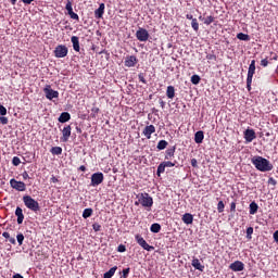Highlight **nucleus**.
Wrapping results in <instances>:
<instances>
[{
    "label": "nucleus",
    "mask_w": 278,
    "mask_h": 278,
    "mask_svg": "<svg viewBox=\"0 0 278 278\" xmlns=\"http://www.w3.org/2000/svg\"><path fill=\"white\" fill-rule=\"evenodd\" d=\"M252 164L261 173H268V172L273 170V165L270 164V161H268L267 159H264L262 156H254L252 159Z\"/></svg>",
    "instance_id": "1"
},
{
    "label": "nucleus",
    "mask_w": 278,
    "mask_h": 278,
    "mask_svg": "<svg viewBox=\"0 0 278 278\" xmlns=\"http://www.w3.org/2000/svg\"><path fill=\"white\" fill-rule=\"evenodd\" d=\"M135 205H141L147 212H151V208L153 207V198L147 192L138 193Z\"/></svg>",
    "instance_id": "2"
},
{
    "label": "nucleus",
    "mask_w": 278,
    "mask_h": 278,
    "mask_svg": "<svg viewBox=\"0 0 278 278\" xmlns=\"http://www.w3.org/2000/svg\"><path fill=\"white\" fill-rule=\"evenodd\" d=\"M24 205L31 212H40V204L30 195L23 197Z\"/></svg>",
    "instance_id": "3"
},
{
    "label": "nucleus",
    "mask_w": 278,
    "mask_h": 278,
    "mask_svg": "<svg viewBox=\"0 0 278 278\" xmlns=\"http://www.w3.org/2000/svg\"><path fill=\"white\" fill-rule=\"evenodd\" d=\"M254 75H255V60H252L248 70V77H247V88L249 91H251V84H253Z\"/></svg>",
    "instance_id": "4"
},
{
    "label": "nucleus",
    "mask_w": 278,
    "mask_h": 278,
    "mask_svg": "<svg viewBox=\"0 0 278 278\" xmlns=\"http://www.w3.org/2000/svg\"><path fill=\"white\" fill-rule=\"evenodd\" d=\"M43 92L46 94V98L49 99V101H53V99H58V97H60V92L51 89V85H47L43 88Z\"/></svg>",
    "instance_id": "5"
},
{
    "label": "nucleus",
    "mask_w": 278,
    "mask_h": 278,
    "mask_svg": "<svg viewBox=\"0 0 278 278\" xmlns=\"http://www.w3.org/2000/svg\"><path fill=\"white\" fill-rule=\"evenodd\" d=\"M103 173L98 172L91 175V184L90 186H92L93 188H96V186H101V184H103Z\"/></svg>",
    "instance_id": "6"
},
{
    "label": "nucleus",
    "mask_w": 278,
    "mask_h": 278,
    "mask_svg": "<svg viewBox=\"0 0 278 278\" xmlns=\"http://www.w3.org/2000/svg\"><path fill=\"white\" fill-rule=\"evenodd\" d=\"M135 240L137 241L139 247H142L144 249V251H154L155 249L154 247L147 243V240H144V238H142V236L140 235H136Z\"/></svg>",
    "instance_id": "7"
},
{
    "label": "nucleus",
    "mask_w": 278,
    "mask_h": 278,
    "mask_svg": "<svg viewBox=\"0 0 278 278\" xmlns=\"http://www.w3.org/2000/svg\"><path fill=\"white\" fill-rule=\"evenodd\" d=\"M54 55L56 58H66L68 55V48L64 45H59L54 49Z\"/></svg>",
    "instance_id": "8"
},
{
    "label": "nucleus",
    "mask_w": 278,
    "mask_h": 278,
    "mask_svg": "<svg viewBox=\"0 0 278 278\" xmlns=\"http://www.w3.org/2000/svg\"><path fill=\"white\" fill-rule=\"evenodd\" d=\"M10 186H11V188H13L14 190H17V192H25V190H26V185H25V182L18 181V180H16V179H14V178H12V179L10 180Z\"/></svg>",
    "instance_id": "9"
},
{
    "label": "nucleus",
    "mask_w": 278,
    "mask_h": 278,
    "mask_svg": "<svg viewBox=\"0 0 278 278\" xmlns=\"http://www.w3.org/2000/svg\"><path fill=\"white\" fill-rule=\"evenodd\" d=\"M136 38L139 42H147L149 40V30L144 28H139L136 31Z\"/></svg>",
    "instance_id": "10"
},
{
    "label": "nucleus",
    "mask_w": 278,
    "mask_h": 278,
    "mask_svg": "<svg viewBox=\"0 0 278 278\" xmlns=\"http://www.w3.org/2000/svg\"><path fill=\"white\" fill-rule=\"evenodd\" d=\"M136 64H138V58H136V55L126 56L124 65L127 66V68H134Z\"/></svg>",
    "instance_id": "11"
},
{
    "label": "nucleus",
    "mask_w": 278,
    "mask_h": 278,
    "mask_svg": "<svg viewBox=\"0 0 278 278\" xmlns=\"http://www.w3.org/2000/svg\"><path fill=\"white\" fill-rule=\"evenodd\" d=\"M142 134L147 138V140H151V136L155 134V126L154 125L146 126Z\"/></svg>",
    "instance_id": "12"
},
{
    "label": "nucleus",
    "mask_w": 278,
    "mask_h": 278,
    "mask_svg": "<svg viewBox=\"0 0 278 278\" xmlns=\"http://www.w3.org/2000/svg\"><path fill=\"white\" fill-rule=\"evenodd\" d=\"M255 138H257V136L255 135V130L247 129L244 131V140L247 143L253 142V140H255Z\"/></svg>",
    "instance_id": "13"
},
{
    "label": "nucleus",
    "mask_w": 278,
    "mask_h": 278,
    "mask_svg": "<svg viewBox=\"0 0 278 278\" xmlns=\"http://www.w3.org/2000/svg\"><path fill=\"white\" fill-rule=\"evenodd\" d=\"M71 130H72L71 125H67L62 129V135H63V137L61 138L62 142H68V139L71 138Z\"/></svg>",
    "instance_id": "14"
},
{
    "label": "nucleus",
    "mask_w": 278,
    "mask_h": 278,
    "mask_svg": "<svg viewBox=\"0 0 278 278\" xmlns=\"http://www.w3.org/2000/svg\"><path fill=\"white\" fill-rule=\"evenodd\" d=\"M229 268H230V270H233L235 273H240V270H244V264L240 261H237L235 263H231Z\"/></svg>",
    "instance_id": "15"
},
{
    "label": "nucleus",
    "mask_w": 278,
    "mask_h": 278,
    "mask_svg": "<svg viewBox=\"0 0 278 278\" xmlns=\"http://www.w3.org/2000/svg\"><path fill=\"white\" fill-rule=\"evenodd\" d=\"M103 14H105V4L101 3L99 8L94 11V17L103 18Z\"/></svg>",
    "instance_id": "16"
},
{
    "label": "nucleus",
    "mask_w": 278,
    "mask_h": 278,
    "mask_svg": "<svg viewBox=\"0 0 278 278\" xmlns=\"http://www.w3.org/2000/svg\"><path fill=\"white\" fill-rule=\"evenodd\" d=\"M15 216L17 217V225H23V220H25V215H23V208L17 206L15 210Z\"/></svg>",
    "instance_id": "17"
},
{
    "label": "nucleus",
    "mask_w": 278,
    "mask_h": 278,
    "mask_svg": "<svg viewBox=\"0 0 278 278\" xmlns=\"http://www.w3.org/2000/svg\"><path fill=\"white\" fill-rule=\"evenodd\" d=\"M191 266H193V268H195V270H200L201 273H203V270H205V266H203L201 264V261H199V258H193L191 262Z\"/></svg>",
    "instance_id": "18"
},
{
    "label": "nucleus",
    "mask_w": 278,
    "mask_h": 278,
    "mask_svg": "<svg viewBox=\"0 0 278 278\" xmlns=\"http://www.w3.org/2000/svg\"><path fill=\"white\" fill-rule=\"evenodd\" d=\"M205 138L203 130H199L194 134V142L195 144H201Z\"/></svg>",
    "instance_id": "19"
},
{
    "label": "nucleus",
    "mask_w": 278,
    "mask_h": 278,
    "mask_svg": "<svg viewBox=\"0 0 278 278\" xmlns=\"http://www.w3.org/2000/svg\"><path fill=\"white\" fill-rule=\"evenodd\" d=\"M193 222L194 216H192V214L186 213L185 215H182V223H185V225H192Z\"/></svg>",
    "instance_id": "20"
},
{
    "label": "nucleus",
    "mask_w": 278,
    "mask_h": 278,
    "mask_svg": "<svg viewBox=\"0 0 278 278\" xmlns=\"http://www.w3.org/2000/svg\"><path fill=\"white\" fill-rule=\"evenodd\" d=\"M71 42H72V45H73V49H74V51H76L77 53H79V37H77V36H73L72 38H71Z\"/></svg>",
    "instance_id": "21"
},
{
    "label": "nucleus",
    "mask_w": 278,
    "mask_h": 278,
    "mask_svg": "<svg viewBox=\"0 0 278 278\" xmlns=\"http://www.w3.org/2000/svg\"><path fill=\"white\" fill-rule=\"evenodd\" d=\"M68 121H71V113L68 112L61 113L59 117V123H68Z\"/></svg>",
    "instance_id": "22"
},
{
    "label": "nucleus",
    "mask_w": 278,
    "mask_h": 278,
    "mask_svg": "<svg viewBox=\"0 0 278 278\" xmlns=\"http://www.w3.org/2000/svg\"><path fill=\"white\" fill-rule=\"evenodd\" d=\"M175 149H176L175 147H172L166 150L165 160H173V157H175Z\"/></svg>",
    "instance_id": "23"
},
{
    "label": "nucleus",
    "mask_w": 278,
    "mask_h": 278,
    "mask_svg": "<svg viewBox=\"0 0 278 278\" xmlns=\"http://www.w3.org/2000/svg\"><path fill=\"white\" fill-rule=\"evenodd\" d=\"M116 270H118L117 266L112 267L109 271L104 273L103 278H113Z\"/></svg>",
    "instance_id": "24"
},
{
    "label": "nucleus",
    "mask_w": 278,
    "mask_h": 278,
    "mask_svg": "<svg viewBox=\"0 0 278 278\" xmlns=\"http://www.w3.org/2000/svg\"><path fill=\"white\" fill-rule=\"evenodd\" d=\"M167 99H175V87L168 86L166 90Z\"/></svg>",
    "instance_id": "25"
},
{
    "label": "nucleus",
    "mask_w": 278,
    "mask_h": 278,
    "mask_svg": "<svg viewBox=\"0 0 278 278\" xmlns=\"http://www.w3.org/2000/svg\"><path fill=\"white\" fill-rule=\"evenodd\" d=\"M166 147H168V141L166 140H160L157 146H156V149L159 151H164V149H166Z\"/></svg>",
    "instance_id": "26"
},
{
    "label": "nucleus",
    "mask_w": 278,
    "mask_h": 278,
    "mask_svg": "<svg viewBox=\"0 0 278 278\" xmlns=\"http://www.w3.org/2000/svg\"><path fill=\"white\" fill-rule=\"evenodd\" d=\"M257 210H260V205H257L255 202H252L250 204V214L251 215L257 214Z\"/></svg>",
    "instance_id": "27"
},
{
    "label": "nucleus",
    "mask_w": 278,
    "mask_h": 278,
    "mask_svg": "<svg viewBox=\"0 0 278 278\" xmlns=\"http://www.w3.org/2000/svg\"><path fill=\"white\" fill-rule=\"evenodd\" d=\"M150 230L152 233H160V231H162V226L160 224H152Z\"/></svg>",
    "instance_id": "28"
},
{
    "label": "nucleus",
    "mask_w": 278,
    "mask_h": 278,
    "mask_svg": "<svg viewBox=\"0 0 278 278\" xmlns=\"http://www.w3.org/2000/svg\"><path fill=\"white\" fill-rule=\"evenodd\" d=\"M50 151H51L52 155H62L61 147H53Z\"/></svg>",
    "instance_id": "29"
},
{
    "label": "nucleus",
    "mask_w": 278,
    "mask_h": 278,
    "mask_svg": "<svg viewBox=\"0 0 278 278\" xmlns=\"http://www.w3.org/2000/svg\"><path fill=\"white\" fill-rule=\"evenodd\" d=\"M65 10L67 11V14H73V2H71V0H67L66 5H65Z\"/></svg>",
    "instance_id": "30"
},
{
    "label": "nucleus",
    "mask_w": 278,
    "mask_h": 278,
    "mask_svg": "<svg viewBox=\"0 0 278 278\" xmlns=\"http://www.w3.org/2000/svg\"><path fill=\"white\" fill-rule=\"evenodd\" d=\"M200 83H201V76L199 75L191 76V84H193L194 86H198V84Z\"/></svg>",
    "instance_id": "31"
},
{
    "label": "nucleus",
    "mask_w": 278,
    "mask_h": 278,
    "mask_svg": "<svg viewBox=\"0 0 278 278\" xmlns=\"http://www.w3.org/2000/svg\"><path fill=\"white\" fill-rule=\"evenodd\" d=\"M92 216V208H85L83 212V218H90Z\"/></svg>",
    "instance_id": "32"
},
{
    "label": "nucleus",
    "mask_w": 278,
    "mask_h": 278,
    "mask_svg": "<svg viewBox=\"0 0 278 278\" xmlns=\"http://www.w3.org/2000/svg\"><path fill=\"white\" fill-rule=\"evenodd\" d=\"M164 170H166V166L164 165V163H161V164L157 166L156 174L160 176V175H162V173H164Z\"/></svg>",
    "instance_id": "33"
},
{
    "label": "nucleus",
    "mask_w": 278,
    "mask_h": 278,
    "mask_svg": "<svg viewBox=\"0 0 278 278\" xmlns=\"http://www.w3.org/2000/svg\"><path fill=\"white\" fill-rule=\"evenodd\" d=\"M217 211H218L219 214H223V212H225V203L223 201L218 202Z\"/></svg>",
    "instance_id": "34"
},
{
    "label": "nucleus",
    "mask_w": 278,
    "mask_h": 278,
    "mask_svg": "<svg viewBox=\"0 0 278 278\" xmlns=\"http://www.w3.org/2000/svg\"><path fill=\"white\" fill-rule=\"evenodd\" d=\"M191 27L192 29H194L195 31H199V22L197 21V18L191 21Z\"/></svg>",
    "instance_id": "35"
},
{
    "label": "nucleus",
    "mask_w": 278,
    "mask_h": 278,
    "mask_svg": "<svg viewBox=\"0 0 278 278\" xmlns=\"http://www.w3.org/2000/svg\"><path fill=\"white\" fill-rule=\"evenodd\" d=\"M213 22H214V16L212 15L204 18V25H212Z\"/></svg>",
    "instance_id": "36"
},
{
    "label": "nucleus",
    "mask_w": 278,
    "mask_h": 278,
    "mask_svg": "<svg viewBox=\"0 0 278 278\" xmlns=\"http://www.w3.org/2000/svg\"><path fill=\"white\" fill-rule=\"evenodd\" d=\"M16 240L18 242V245L21 247V245H23V240H25V236H23V233H18L16 236Z\"/></svg>",
    "instance_id": "37"
},
{
    "label": "nucleus",
    "mask_w": 278,
    "mask_h": 278,
    "mask_svg": "<svg viewBox=\"0 0 278 278\" xmlns=\"http://www.w3.org/2000/svg\"><path fill=\"white\" fill-rule=\"evenodd\" d=\"M13 166H18L21 164V159L18 156H14L12 159Z\"/></svg>",
    "instance_id": "38"
},
{
    "label": "nucleus",
    "mask_w": 278,
    "mask_h": 278,
    "mask_svg": "<svg viewBox=\"0 0 278 278\" xmlns=\"http://www.w3.org/2000/svg\"><path fill=\"white\" fill-rule=\"evenodd\" d=\"M251 236H253V227H249L247 229V238L251 240Z\"/></svg>",
    "instance_id": "39"
},
{
    "label": "nucleus",
    "mask_w": 278,
    "mask_h": 278,
    "mask_svg": "<svg viewBox=\"0 0 278 278\" xmlns=\"http://www.w3.org/2000/svg\"><path fill=\"white\" fill-rule=\"evenodd\" d=\"M68 16L73 21H79V15L77 13H75V12H72Z\"/></svg>",
    "instance_id": "40"
},
{
    "label": "nucleus",
    "mask_w": 278,
    "mask_h": 278,
    "mask_svg": "<svg viewBox=\"0 0 278 278\" xmlns=\"http://www.w3.org/2000/svg\"><path fill=\"white\" fill-rule=\"evenodd\" d=\"M165 168H173V166H175V163L167 161V162H163Z\"/></svg>",
    "instance_id": "41"
},
{
    "label": "nucleus",
    "mask_w": 278,
    "mask_h": 278,
    "mask_svg": "<svg viewBox=\"0 0 278 278\" xmlns=\"http://www.w3.org/2000/svg\"><path fill=\"white\" fill-rule=\"evenodd\" d=\"M5 114H8V109H5L3 105H0V115L5 116Z\"/></svg>",
    "instance_id": "42"
},
{
    "label": "nucleus",
    "mask_w": 278,
    "mask_h": 278,
    "mask_svg": "<svg viewBox=\"0 0 278 278\" xmlns=\"http://www.w3.org/2000/svg\"><path fill=\"white\" fill-rule=\"evenodd\" d=\"M139 81H141V84H147V79L144 78V74L140 73L138 75Z\"/></svg>",
    "instance_id": "43"
},
{
    "label": "nucleus",
    "mask_w": 278,
    "mask_h": 278,
    "mask_svg": "<svg viewBox=\"0 0 278 278\" xmlns=\"http://www.w3.org/2000/svg\"><path fill=\"white\" fill-rule=\"evenodd\" d=\"M92 229L93 231H101V226L98 223H96L92 225Z\"/></svg>",
    "instance_id": "44"
},
{
    "label": "nucleus",
    "mask_w": 278,
    "mask_h": 278,
    "mask_svg": "<svg viewBox=\"0 0 278 278\" xmlns=\"http://www.w3.org/2000/svg\"><path fill=\"white\" fill-rule=\"evenodd\" d=\"M261 66H263L264 68H266V66H268V59H263L261 61Z\"/></svg>",
    "instance_id": "45"
},
{
    "label": "nucleus",
    "mask_w": 278,
    "mask_h": 278,
    "mask_svg": "<svg viewBox=\"0 0 278 278\" xmlns=\"http://www.w3.org/2000/svg\"><path fill=\"white\" fill-rule=\"evenodd\" d=\"M268 184H269L270 186H277V180H275V178L270 177V178L268 179Z\"/></svg>",
    "instance_id": "46"
},
{
    "label": "nucleus",
    "mask_w": 278,
    "mask_h": 278,
    "mask_svg": "<svg viewBox=\"0 0 278 278\" xmlns=\"http://www.w3.org/2000/svg\"><path fill=\"white\" fill-rule=\"evenodd\" d=\"M0 123L2 125H8V117H5V116L0 117Z\"/></svg>",
    "instance_id": "47"
},
{
    "label": "nucleus",
    "mask_w": 278,
    "mask_h": 278,
    "mask_svg": "<svg viewBox=\"0 0 278 278\" xmlns=\"http://www.w3.org/2000/svg\"><path fill=\"white\" fill-rule=\"evenodd\" d=\"M191 166H192L193 168H197V166H198V161H197V159H192V160H191Z\"/></svg>",
    "instance_id": "48"
},
{
    "label": "nucleus",
    "mask_w": 278,
    "mask_h": 278,
    "mask_svg": "<svg viewBox=\"0 0 278 278\" xmlns=\"http://www.w3.org/2000/svg\"><path fill=\"white\" fill-rule=\"evenodd\" d=\"M50 181H51L52 184H58L60 180L58 179V177L52 176V177L50 178Z\"/></svg>",
    "instance_id": "49"
},
{
    "label": "nucleus",
    "mask_w": 278,
    "mask_h": 278,
    "mask_svg": "<svg viewBox=\"0 0 278 278\" xmlns=\"http://www.w3.org/2000/svg\"><path fill=\"white\" fill-rule=\"evenodd\" d=\"M91 112H92L93 116H97V114H99V108H92Z\"/></svg>",
    "instance_id": "50"
},
{
    "label": "nucleus",
    "mask_w": 278,
    "mask_h": 278,
    "mask_svg": "<svg viewBox=\"0 0 278 278\" xmlns=\"http://www.w3.org/2000/svg\"><path fill=\"white\" fill-rule=\"evenodd\" d=\"M117 251H118L119 253H125V251H126L125 245H119L118 249H117Z\"/></svg>",
    "instance_id": "51"
},
{
    "label": "nucleus",
    "mask_w": 278,
    "mask_h": 278,
    "mask_svg": "<svg viewBox=\"0 0 278 278\" xmlns=\"http://www.w3.org/2000/svg\"><path fill=\"white\" fill-rule=\"evenodd\" d=\"M128 275H129V268L124 269L123 270L124 278H127Z\"/></svg>",
    "instance_id": "52"
},
{
    "label": "nucleus",
    "mask_w": 278,
    "mask_h": 278,
    "mask_svg": "<svg viewBox=\"0 0 278 278\" xmlns=\"http://www.w3.org/2000/svg\"><path fill=\"white\" fill-rule=\"evenodd\" d=\"M237 38H238L239 40H244V33H239V34L237 35Z\"/></svg>",
    "instance_id": "53"
},
{
    "label": "nucleus",
    "mask_w": 278,
    "mask_h": 278,
    "mask_svg": "<svg viewBox=\"0 0 278 278\" xmlns=\"http://www.w3.org/2000/svg\"><path fill=\"white\" fill-rule=\"evenodd\" d=\"M206 60H216V55L214 54H207Z\"/></svg>",
    "instance_id": "54"
},
{
    "label": "nucleus",
    "mask_w": 278,
    "mask_h": 278,
    "mask_svg": "<svg viewBox=\"0 0 278 278\" xmlns=\"http://www.w3.org/2000/svg\"><path fill=\"white\" fill-rule=\"evenodd\" d=\"M274 240L275 242H278V230L274 232Z\"/></svg>",
    "instance_id": "55"
},
{
    "label": "nucleus",
    "mask_w": 278,
    "mask_h": 278,
    "mask_svg": "<svg viewBox=\"0 0 278 278\" xmlns=\"http://www.w3.org/2000/svg\"><path fill=\"white\" fill-rule=\"evenodd\" d=\"M186 18H188V21H191V22H192V20H194V17L192 16V14H187V15H186Z\"/></svg>",
    "instance_id": "56"
},
{
    "label": "nucleus",
    "mask_w": 278,
    "mask_h": 278,
    "mask_svg": "<svg viewBox=\"0 0 278 278\" xmlns=\"http://www.w3.org/2000/svg\"><path fill=\"white\" fill-rule=\"evenodd\" d=\"M23 3H25L26 5H29L34 0H22Z\"/></svg>",
    "instance_id": "57"
},
{
    "label": "nucleus",
    "mask_w": 278,
    "mask_h": 278,
    "mask_svg": "<svg viewBox=\"0 0 278 278\" xmlns=\"http://www.w3.org/2000/svg\"><path fill=\"white\" fill-rule=\"evenodd\" d=\"M2 236L3 238L10 239V232H3Z\"/></svg>",
    "instance_id": "58"
},
{
    "label": "nucleus",
    "mask_w": 278,
    "mask_h": 278,
    "mask_svg": "<svg viewBox=\"0 0 278 278\" xmlns=\"http://www.w3.org/2000/svg\"><path fill=\"white\" fill-rule=\"evenodd\" d=\"M230 210L233 212L236 210V202H232L230 205Z\"/></svg>",
    "instance_id": "59"
},
{
    "label": "nucleus",
    "mask_w": 278,
    "mask_h": 278,
    "mask_svg": "<svg viewBox=\"0 0 278 278\" xmlns=\"http://www.w3.org/2000/svg\"><path fill=\"white\" fill-rule=\"evenodd\" d=\"M9 242H11V244H16V239L11 238V239H9Z\"/></svg>",
    "instance_id": "60"
},
{
    "label": "nucleus",
    "mask_w": 278,
    "mask_h": 278,
    "mask_svg": "<svg viewBox=\"0 0 278 278\" xmlns=\"http://www.w3.org/2000/svg\"><path fill=\"white\" fill-rule=\"evenodd\" d=\"M13 278H23V276L21 274H15Z\"/></svg>",
    "instance_id": "61"
},
{
    "label": "nucleus",
    "mask_w": 278,
    "mask_h": 278,
    "mask_svg": "<svg viewBox=\"0 0 278 278\" xmlns=\"http://www.w3.org/2000/svg\"><path fill=\"white\" fill-rule=\"evenodd\" d=\"M79 170H81L83 173H85L86 166L81 165V166L79 167Z\"/></svg>",
    "instance_id": "62"
},
{
    "label": "nucleus",
    "mask_w": 278,
    "mask_h": 278,
    "mask_svg": "<svg viewBox=\"0 0 278 278\" xmlns=\"http://www.w3.org/2000/svg\"><path fill=\"white\" fill-rule=\"evenodd\" d=\"M27 177H29V174L24 173V174H23V178H24V179H27Z\"/></svg>",
    "instance_id": "63"
},
{
    "label": "nucleus",
    "mask_w": 278,
    "mask_h": 278,
    "mask_svg": "<svg viewBox=\"0 0 278 278\" xmlns=\"http://www.w3.org/2000/svg\"><path fill=\"white\" fill-rule=\"evenodd\" d=\"M244 40H245V41L251 40V38L249 37V35H244Z\"/></svg>",
    "instance_id": "64"
}]
</instances>
